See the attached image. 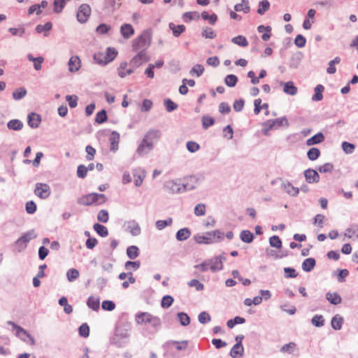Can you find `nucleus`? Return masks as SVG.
<instances>
[{
	"instance_id": "f257e3e1",
	"label": "nucleus",
	"mask_w": 358,
	"mask_h": 358,
	"mask_svg": "<svg viewBox=\"0 0 358 358\" xmlns=\"http://www.w3.org/2000/svg\"><path fill=\"white\" fill-rule=\"evenodd\" d=\"M136 324L140 325L149 324L150 326V334H155L161 328L162 321L159 317L150 314L148 312H139L135 315Z\"/></svg>"
},
{
	"instance_id": "f03ea898",
	"label": "nucleus",
	"mask_w": 358,
	"mask_h": 358,
	"mask_svg": "<svg viewBox=\"0 0 358 358\" xmlns=\"http://www.w3.org/2000/svg\"><path fill=\"white\" fill-rule=\"evenodd\" d=\"M159 137L158 130H150L144 136V138L138 148L139 155H145L152 148V140Z\"/></svg>"
},
{
	"instance_id": "7ed1b4c3",
	"label": "nucleus",
	"mask_w": 358,
	"mask_h": 358,
	"mask_svg": "<svg viewBox=\"0 0 358 358\" xmlns=\"http://www.w3.org/2000/svg\"><path fill=\"white\" fill-rule=\"evenodd\" d=\"M107 200L106 196L103 194L90 193L78 198L77 203L80 205L90 206L94 203L102 204Z\"/></svg>"
},
{
	"instance_id": "20e7f679",
	"label": "nucleus",
	"mask_w": 358,
	"mask_h": 358,
	"mask_svg": "<svg viewBox=\"0 0 358 358\" xmlns=\"http://www.w3.org/2000/svg\"><path fill=\"white\" fill-rule=\"evenodd\" d=\"M289 125L287 119L285 117L277 118L275 120H268L263 123L262 132L264 135H268L269 131L278 129L280 127Z\"/></svg>"
},
{
	"instance_id": "39448f33",
	"label": "nucleus",
	"mask_w": 358,
	"mask_h": 358,
	"mask_svg": "<svg viewBox=\"0 0 358 358\" xmlns=\"http://www.w3.org/2000/svg\"><path fill=\"white\" fill-rule=\"evenodd\" d=\"M151 41V35L148 31H143L137 38L133 41V49L137 51L140 49L148 48Z\"/></svg>"
},
{
	"instance_id": "423d86ee",
	"label": "nucleus",
	"mask_w": 358,
	"mask_h": 358,
	"mask_svg": "<svg viewBox=\"0 0 358 358\" xmlns=\"http://www.w3.org/2000/svg\"><path fill=\"white\" fill-rule=\"evenodd\" d=\"M203 180L201 175H192L183 178L182 183L185 191H190L196 188Z\"/></svg>"
},
{
	"instance_id": "0eeeda50",
	"label": "nucleus",
	"mask_w": 358,
	"mask_h": 358,
	"mask_svg": "<svg viewBox=\"0 0 358 358\" xmlns=\"http://www.w3.org/2000/svg\"><path fill=\"white\" fill-rule=\"evenodd\" d=\"M164 188L171 194H180L185 192V187L180 179L171 180L165 182Z\"/></svg>"
},
{
	"instance_id": "6e6552de",
	"label": "nucleus",
	"mask_w": 358,
	"mask_h": 358,
	"mask_svg": "<svg viewBox=\"0 0 358 358\" xmlns=\"http://www.w3.org/2000/svg\"><path fill=\"white\" fill-rule=\"evenodd\" d=\"M117 55V51L115 48H108L105 53L104 59H99L100 57L103 56V52H98L94 55V58L98 64H106L113 61Z\"/></svg>"
},
{
	"instance_id": "1a4fd4ad",
	"label": "nucleus",
	"mask_w": 358,
	"mask_h": 358,
	"mask_svg": "<svg viewBox=\"0 0 358 358\" xmlns=\"http://www.w3.org/2000/svg\"><path fill=\"white\" fill-rule=\"evenodd\" d=\"M7 324L12 326L13 330L15 331L16 336L20 338L22 341L26 342V338H28L31 341V344L34 345L35 343L34 338L28 333L27 330L12 321H8Z\"/></svg>"
},
{
	"instance_id": "9d476101",
	"label": "nucleus",
	"mask_w": 358,
	"mask_h": 358,
	"mask_svg": "<svg viewBox=\"0 0 358 358\" xmlns=\"http://www.w3.org/2000/svg\"><path fill=\"white\" fill-rule=\"evenodd\" d=\"M209 264V268L213 273H216L223 269V262L226 261V257L224 255L216 256L213 258L207 259Z\"/></svg>"
},
{
	"instance_id": "9b49d317",
	"label": "nucleus",
	"mask_w": 358,
	"mask_h": 358,
	"mask_svg": "<svg viewBox=\"0 0 358 358\" xmlns=\"http://www.w3.org/2000/svg\"><path fill=\"white\" fill-rule=\"evenodd\" d=\"M91 15V7L87 3L81 4L77 13V20L80 23H85Z\"/></svg>"
},
{
	"instance_id": "f8f14e48",
	"label": "nucleus",
	"mask_w": 358,
	"mask_h": 358,
	"mask_svg": "<svg viewBox=\"0 0 358 358\" xmlns=\"http://www.w3.org/2000/svg\"><path fill=\"white\" fill-rule=\"evenodd\" d=\"M50 187L45 183H36L34 193L41 199H47L50 194Z\"/></svg>"
},
{
	"instance_id": "ddd939ff",
	"label": "nucleus",
	"mask_w": 358,
	"mask_h": 358,
	"mask_svg": "<svg viewBox=\"0 0 358 358\" xmlns=\"http://www.w3.org/2000/svg\"><path fill=\"white\" fill-rule=\"evenodd\" d=\"M133 176L134 178V185L136 187H140L146 176V173L144 169L138 168L133 170Z\"/></svg>"
},
{
	"instance_id": "4468645a",
	"label": "nucleus",
	"mask_w": 358,
	"mask_h": 358,
	"mask_svg": "<svg viewBox=\"0 0 358 358\" xmlns=\"http://www.w3.org/2000/svg\"><path fill=\"white\" fill-rule=\"evenodd\" d=\"M149 60L147 53L145 50H141L135 57H134L131 61V63L136 67L139 66L143 62H146Z\"/></svg>"
},
{
	"instance_id": "2eb2a0df",
	"label": "nucleus",
	"mask_w": 358,
	"mask_h": 358,
	"mask_svg": "<svg viewBox=\"0 0 358 358\" xmlns=\"http://www.w3.org/2000/svg\"><path fill=\"white\" fill-rule=\"evenodd\" d=\"M36 236H37L34 229L29 230L17 240L16 244L20 245V244L24 243V248H26L27 243L31 240L36 238Z\"/></svg>"
},
{
	"instance_id": "dca6fc26",
	"label": "nucleus",
	"mask_w": 358,
	"mask_h": 358,
	"mask_svg": "<svg viewBox=\"0 0 358 358\" xmlns=\"http://www.w3.org/2000/svg\"><path fill=\"white\" fill-rule=\"evenodd\" d=\"M304 176L308 182H317L320 180V176L317 172L313 169H308L304 171Z\"/></svg>"
},
{
	"instance_id": "f3484780",
	"label": "nucleus",
	"mask_w": 358,
	"mask_h": 358,
	"mask_svg": "<svg viewBox=\"0 0 358 358\" xmlns=\"http://www.w3.org/2000/svg\"><path fill=\"white\" fill-rule=\"evenodd\" d=\"M127 229L131 235L136 236L141 234V229L137 222L135 220L129 221L127 224Z\"/></svg>"
},
{
	"instance_id": "a211bd4d",
	"label": "nucleus",
	"mask_w": 358,
	"mask_h": 358,
	"mask_svg": "<svg viewBox=\"0 0 358 358\" xmlns=\"http://www.w3.org/2000/svg\"><path fill=\"white\" fill-rule=\"evenodd\" d=\"M69 69L71 72H76L79 70L81 66V62L78 56H73L69 62Z\"/></svg>"
},
{
	"instance_id": "6ab92c4d",
	"label": "nucleus",
	"mask_w": 358,
	"mask_h": 358,
	"mask_svg": "<svg viewBox=\"0 0 358 358\" xmlns=\"http://www.w3.org/2000/svg\"><path fill=\"white\" fill-rule=\"evenodd\" d=\"M41 121V116L35 113H31L28 115V124L31 128H37Z\"/></svg>"
},
{
	"instance_id": "aec40b11",
	"label": "nucleus",
	"mask_w": 358,
	"mask_h": 358,
	"mask_svg": "<svg viewBox=\"0 0 358 358\" xmlns=\"http://www.w3.org/2000/svg\"><path fill=\"white\" fill-rule=\"evenodd\" d=\"M129 337V333L127 329L117 326L115 329V338L113 341H115L116 338H128Z\"/></svg>"
},
{
	"instance_id": "412c9836",
	"label": "nucleus",
	"mask_w": 358,
	"mask_h": 358,
	"mask_svg": "<svg viewBox=\"0 0 358 358\" xmlns=\"http://www.w3.org/2000/svg\"><path fill=\"white\" fill-rule=\"evenodd\" d=\"M120 32L124 38L128 39L134 35V29L131 24H124L120 27Z\"/></svg>"
},
{
	"instance_id": "4be33fe9",
	"label": "nucleus",
	"mask_w": 358,
	"mask_h": 358,
	"mask_svg": "<svg viewBox=\"0 0 358 358\" xmlns=\"http://www.w3.org/2000/svg\"><path fill=\"white\" fill-rule=\"evenodd\" d=\"M281 187L288 194L291 196H296L299 192V189L298 187H294L289 182H282Z\"/></svg>"
},
{
	"instance_id": "5701e85b",
	"label": "nucleus",
	"mask_w": 358,
	"mask_h": 358,
	"mask_svg": "<svg viewBox=\"0 0 358 358\" xmlns=\"http://www.w3.org/2000/svg\"><path fill=\"white\" fill-rule=\"evenodd\" d=\"M244 352V348L243 345L240 343H236L230 351V356L232 358H239L243 356Z\"/></svg>"
},
{
	"instance_id": "b1692460",
	"label": "nucleus",
	"mask_w": 358,
	"mask_h": 358,
	"mask_svg": "<svg viewBox=\"0 0 358 358\" xmlns=\"http://www.w3.org/2000/svg\"><path fill=\"white\" fill-rule=\"evenodd\" d=\"M190 236H191L190 230L188 228L185 227V228L179 229L177 231V233L176 234V238L179 241H183L188 239L190 237Z\"/></svg>"
},
{
	"instance_id": "393cba45",
	"label": "nucleus",
	"mask_w": 358,
	"mask_h": 358,
	"mask_svg": "<svg viewBox=\"0 0 358 358\" xmlns=\"http://www.w3.org/2000/svg\"><path fill=\"white\" fill-rule=\"evenodd\" d=\"M316 261L313 257L306 259L301 265L302 269L306 272H310L315 266Z\"/></svg>"
},
{
	"instance_id": "a878e982",
	"label": "nucleus",
	"mask_w": 358,
	"mask_h": 358,
	"mask_svg": "<svg viewBox=\"0 0 358 358\" xmlns=\"http://www.w3.org/2000/svg\"><path fill=\"white\" fill-rule=\"evenodd\" d=\"M120 134L117 131H113L110 136V150L116 151L118 149L120 142Z\"/></svg>"
},
{
	"instance_id": "bb28decb",
	"label": "nucleus",
	"mask_w": 358,
	"mask_h": 358,
	"mask_svg": "<svg viewBox=\"0 0 358 358\" xmlns=\"http://www.w3.org/2000/svg\"><path fill=\"white\" fill-rule=\"evenodd\" d=\"M253 234L249 230H243L240 233V238L241 240L245 243H250L254 240Z\"/></svg>"
},
{
	"instance_id": "cd10ccee",
	"label": "nucleus",
	"mask_w": 358,
	"mask_h": 358,
	"mask_svg": "<svg viewBox=\"0 0 358 358\" xmlns=\"http://www.w3.org/2000/svg\"><path fill=\"white\" fill-rule=\"evenodd\" d=\"M326 299L333 305H338L342 301L341 296L336 292H327L326 294Z\"/></svg>"
},
{
	"instance_id": "c85d7f7f",
	"label": "nucleus",
	"mask_w": 358,
	"mask_h": 358,
	"mask_svg": "<svg viewBox=\"0 0 358 358\" xmlns=\"http://www.w3.org/2000/svg\"><path fill=\"white\" fill-rule=\"evenodd\" d=\"M234 9L236 12L243 11L245 13H248L250 10V8L249 6L248 0H242L241 3H237L234 6Z\"/></svg>"
},
{
	"instance_id": "c756f323",
	"label": "nucleus",
	"mask_w": 358,
	"mask_h": 358,
	"mask_svg": "<svg viewBox=\"0 0 358 358\" xmlns=\"http://www.w3.org/2000/svg\"><path fill=\"white\" fill-rule=\"evenodd\" d=\"M297 87L294 86V83L292 81L287 82L284 85L283 91L287 94L295 95L297 93Z\"/></svg>"
},
{
	"instance_id": "7c9ffc66",
	"label": "nucleus",
	"mask_w": 358,
	"mask_h": 358,
	"mask_svg": "<svg viewBox=\"0 0 358 358\" xmlns=\"http://www.w3.org/2000/svg\"><path fill=\"white\" fill-rule=\"evenodd\" d=\"M133 72L131 69H128V64L127 62H122L120 64L118 69V74L121 78L126 77L127 75L131 74Z\"/></svg>"
},
{
	"instance_id": "2f4dec72",
	"label": "nucleus",
	"mask_w": 358,
	"mask_h": 358,
	"mask_svg": "<svg viewBox=\"0 0 358 358\" xmlns=\"http://www.w3.org/2000/svg\"><path fill=\"white\" fill-rule=\"evenodd\" d=\"M87 306L93 310H98L99 309L100 301L99 298H95L92 296H90L87 301Z\"/></svg>"
},
{
	"instance_id": "473e14b6",
	"label": "nucleus",
	"mask_w": 358,
	"mask_h": 358,
	"mask_svg": "<svg viewBox=\"0 0 358 358\" xmlns=\"http://www.w3.org/2000/svg\"><path fill=\"white\" fill-rule=\"evenodd\" d=\"M194 240L199 244H210L214 243V240H212L211 236H208V233L206 234V236H195Z\"/></svg>"
},
{
	"instance_id": "72a5a7b5",
	"label": "nucleus",
	"mask_w": 358,
	"mask_h": 358,
	"mask_svg": "<svg viewBox=\"0 0 358 358\" xmlns=\"http://www.w3.org/2000/svg\"><path fill=\"white\" fill-rule=\"evenodd\" d=\"M343 318L339 315H336L331 320V327L335 330H340L342 328Z\"/></svg>"
},
{
	"instance_id": "f704fd0d",
	"label": "nucleus",
	"mask_w": 358,
	"mask_h": 358,
	"mask_svg": "<svg viewBox=\"0 0 358 358\" xmlns=\"http://www.w3.org/2000/svg\"><path fill=\"white\" fill-rule=\"evenodd\" d=\"M324 90V87L322 85H318L315 87V94L312 97L313 101H319L323 99L322 93Z\"/></svg>"
},
{
	"instance_id": "c9c22d12",
	"label": "nucleus",
	"mask_w": 358,
	"mask_h": 358,
	"mask_svg": "<svg viewBox=\"0 0 358 358\" xmlns=\"http://www.w3.org/2000/svg\"><path fill=\"white\" fill-rule=\"evenodd\" d=\"M27 58L29 61L34 63V67L36 71L41 69V64L43 62L44 59L43 57H34L33 55H29Z\"/></svg>"
},
{
	"instance_id": "e433bc0d",
	"label": "nucleus",
	"mask_w": 358,
	"mask_h": 358,
	"mask_svg": "<svg viewBox=\"0 0 358 358\" xmlns=\"http://www.w3.org/2000/svg\"><path fill=\"white\" fill-rule=\"evenodd\" d=\"M344 236L348 238H351L352 236L358 238V224H352L346 229Z\"/></svg>"
},
{
	"instance_id": "4c0bfd02",
	"label": "nucleus",
	"mask_w": 358,
	"mask_h": 358,
	"mask_svg": "<svg viewBox=\"0 0 358 358\" xmlns=\"http://www.w3.org/2000/svg\"><path fill=\"white\" fill-rule=\"evenodd\" d=\"M93 228L94 230L101 237H106L108 235V229L101 224H94Z\"/></svg>"
},
{
	"instance_id": "58836bf2",
	"label": "nucleus",
	"mask_w": 358,
	"mask_h": 358,
	"mask_svg": "<svg viewBox=\"0 0 358 358\" xmlns=\"http://www.w3.org/2000/svg\"><path fill=\"white\" fill-rule=\"evenodd\" d=\"M324 139V137L322 133H317L311 138H308L306 141V143L308 145H312L322 142Z\"/></svg>"
},
{
	"instance_id": "ea45409f",
	"label": "nucleus",
	"mask_w": 358,
	"mask_h": 358,
	"mask_svg": "<svg viewBox=\"0 0 358 358\" xmlns=\"http://www.w3.org/2000/svg\"><path fill=\"white\" fill-rule=\"evenodd\" d=\"M178 320L182 326L186 327L190 323V317L189 315L184 313L180 312L177 314Z\"/></svg>"
},
{
	"instance_id": "a19ab883",
	"label": "nucleus",
	"mask_w": 358,
	"mask_h": 358,
	"mask_svg": "<svg viewBox=\"0 0 358 358\" xmlns=\"http://www.w3.org/2000/svg\"><path fill=\"white\" fill-rule=\"evenodd\" d=\"M169 27L173 31V34L176 37L179 36L185 30V27L182 24L176 25L173 23H170Z\"/></svg>"
},
{
	"instance_id": "79ce46f5",
	"label": "nucleus",
	"mask_w": 358,
	"mask_h": 358,
	"mask_svg": "<svg viewBox=\"0 0 358 358\" xmlns=\"http://www.w3.org/2000/svg\"><path fill=\"white\" fill-rule=\"evenodd\" d=\"M139 255L138 248L136 245H131L127 248V255L131 259H136Z\"/></svg>"
},
{
	"instance_id": "37998d69",
	"label": "nucleus",
	"mask_w": 358,
	"mask_h": 358,
	"mask_svg": "<svg viewBox=\"0 0 358 358\" xmlns=\"http://www.w3.org/2000/svg\"><path fill=\"white\" fill-rule=\"evenodd\" d=\"M172 222H173V219L171 217H169L168 219L164 220H157L155 222V226L158 230H162L165 227H166L168 226H171L172 224Z\"/></svg>"
},
{
	"instance_id": "c03bdc74",
	"label": "nucleus",
	"mask_w": 358,
	"mask_h": 358,
	"mask_svg": "<svg viewBox=\"0 0 358 358\" xmlns=\"http://www.w3.org/2000/svg\"><path fill=\"white\" fill-rule=\"evenodd\" d=\"M324 319L322 315H315L311 319V324L316 327H321L324 325Z\"/></svg>"
},
{
	"instance_id": "a18cd8bd",
	"label": "nucleus",
	"mask_w": 358,
	"mask_h": 358,
	"mask_svg": "<svg viewBox=\"0 0 358 358\" xmlns=\"http://www.w3.org/2000/svg\"><path fill=\"white\" fill-rule=\"evenodd\" d=\"M231 41L234 43H235L238 45L242 46V47H246L248 45V41L247 38L245 36H241V35L234 37L231 39Z\"/></svg>"
},
{
	"instance_id": "49530a36",
	"label": "nucleus",
	"mask_w": 358,
	"mask_h": 358,
	"mask_svg": "<svg viewBox=\"0 0 358 358\" xmlns=\"http://www.w3.org/2000/svg\"><path fill=\"white\" fill-rule=\"evenodd\" d=\"M79 271L76 268H70L66 272V277L69 282H73L79 277Z\"/></svg>"
},
{
	"instance_id": "de8ad7c7",
	"label": "nucleus",
	"mask_w": 358,
	"mask_h": 358,
	"mask_svg": "<svg viewBox=\"0 0 358 358\" xmlns=\"http://www.w3.org/2000/svg\"><path fill=\"white\" fill-rule=\"evenodd\" d=\"M7 125L10 129L15 131L20 130L23 127V124L19 120H12L8 122Z\"/></svg>"
},
{
	"instance_id": "09e8293b",
	"label": "nucleus",
	"mask_w": 358,
	"mask_h": 358,
	"mask_svg": "<svg viewBox=\"0 0 358 358\" xmlns=\"http://www.w3.org/2000/svg\"><path fill=\"white\" fill-rule=\"evenodd\" d=\"M201 17L204 20H208L210 24H213L217 20V16L215 13L210 15L208 12L203 11L201 13Z\"/></svg>"
},
{
	"instance_id": "8fccbe9b",
	"label": "nucleus",
	"mask_w": 358,
	"mask_h": 358,
	"mask_svg": "<svg viewBox=\"0 0 358 358\" xmlns=\"http://www.w3.org/2000/svg\"><path fill=\"white\" fill-rule=\"evenodd\" d=\"M238 82V78L236 76L230 74L226 76L224 79L225 84L230 87H235Z\"/></svg>"
},
{
	"instance_id": "3c124183",
	"label": "nucleus",
	"mask_w": 358,
	"mask_h": 358,
	"mask_svg": "<svg viewBox=\"0 0 358 358\" xmlns=\"http://www.w3.org/2000/svg\"><path fill=\"white\" fill-rule=\"evenodd\" d=\"M231 275L234 278H237L240 282L243 283V285L248 286L251 283V281L250 279L248 278H243L239 273L238 271L234 270L231 272Z\"/></svg>"
},
{
	"instance_id": "603ef678",
	"label": "nucleus",
	"mask_w": 358,
	"mask_h": 358,
	"mask_svg": "<svg viewBox=\"0 0 358 358\" xmlns=\"http://www.w3.org/2000/svg\"><path fill=\"white\" fill-rule=\"evenodd\" d=\"M269 244L271 247L279 249L282 247V241L278 236L274 235L269 238Z\"/></svg>"
},
{
	"instance_id": "864d4df0",
	"label": "nucleus",
	"mask_w": 358,
	"mask_h": 358,
	"mask_svg": "<svg viewBox=\"0 0 358 358\" xmlns=\"http://www.w3.org/2000/svg\"><path fill=\"white\" fill-rule=\"evenodd\" d=\"M173 301L174 299L171 296L166 295L162 299L161 306L163 308H168L173 304Z\"/></svg>"
},
{
	"instance_id": "5fc2aeb1",
	"label": "nucleus",
	"mask_w": 358,
	"mask_h": 358,
	"mask_svg": "<svg viewBox=\"0 0 358 358\" xmlns=\"http://www.w3.org/2000/svg\"><path fill=\"white\" fill-rule=\"evenodd\" d=\"M270 3L268 0H263L259 3L257 13L259 15H263L266 11L269 9Z\"/></svg>"
},
{
	"instance_id": "6e6d98bb",
	"label": "nucleus",
	"mask_w": 358,
	"mask_h": 358,
	"mask_svg": "<svg viewBox=\"0 0 358 358\" xmlns=\"http://www.w3.org/2000/svg\"><path fill=\"white\" fill-rule=\"evenodd\" d=\"M79 335L83 338H87L90 335V327L87 323L81 324L78 329Z\"/></svg>"
},
{
	"instance_id": "4d7b16f0",
	"label": "nucleus",
	"mask_w": 358,
	"mask_h": 358,
	"mask_svg": "<svg viewBox=\"0 0 358 358\" xmlns=\"http://www.w3.org/2000/svg\"><path fill=\"white\" fill-rule=\"evenodd\" d=\"M198 320L201 324H204L209 322L211 320V317L208 313L203 311L199 313L198 316Z\"/></svg>"
},
{
	"instance_id": "13d9d810",
	"label": "nucleus",
	"mask_w": 358,
	"mask_h": 358,
	"mask_svg": "<svg viewBox=\"0 0 358 358\" xmlns=\"http://www.w3.org/2000/svg\"><path fill=\"white\" fill-rule=\"evenodd\" d=\"M208 235L211 236L212 240H214V242L216 241L215 238H217L218 241L224 238V233L218 229L208 232Z\"/></svg>"
},
{
	"instance_id": "bf43d9fd",
	"label": "nucleus",
	"mask_w": 358,
	"mask_h": 358,
	"mask_svg": "<svg viewBox=\"0 0 358 358\" xmlns=\"http://www.w3.org/2000/svg\"><path fill=\"white\" fill-rule=\"evenodd\" d=\"M109 215L106 210H101L97 215V220L100 222L106 223L108 221Z\"/></svg>"
},
{
	"instance_id": "052dcab7",
	"label": "nucleus",
	"mask_w": 358,
	"mask_h": 358,
	"mask_svg": "<svg viewBox=\"0 0 358 358\" xmlns=\"http://www.w3.org/2000/svg\"><path fill=\"white\" fill-rule=\"evenodd\" d=\"M204 71V67L201 64H196L190 71L192 76H200Z\"/></svg>"
},
{
	"instance_id": "680f3d73",
	"label": "nucleus",
	"mask_w": 358,
	"mask_h": 358,
	"mask_svg": "<svg viewBox=\"0 0 358 358\" xmlns=\"http://www.w3.org/2000/svg\"><path fill=\"white\" fill-rule=\"evenodd\" d=\"M182 17L185 22H189L194 19L198 20L199 15L196 12H187L183 14Z\"/></svg>"
},
{
	"instance_id": "e2e57ef3",
	"label": "nucleus",
	"mask_w": 358,
	"mask_h": 358,
	"mask_svg": "<svg viewBox=\"0 0 358 358\" xmlns=\"http://www.w3.org/2000/svg\"><path fill=\"white\" fill-rule=\"evenodd\" d=\"M27 94V90L24 88H20L13 93L14 99L19 100L24 97Z\"/></svg>"
},
{
	"instance_id": "0e129e2a",
	"label": "nucleus",
	"mask_w": 358,
	"mask_h": 358,
	"mask_svg": "<svg viewBox=\"0 0 358 358\" xmlns=\"http://www.w3.org/2000/svg\"><path fill=\"white\" fill-rule=\"evenodd\" d=\"M285 277L287 278H294L298 275L296 270L294 268L285 267L284 268Z\"/></svg>"
},
{
	"instance_id": "69168bd1",
	"label": "nucleus",
	"mask_w": 358,
	"mask_h": 358,
	"mask_svg": "<svg viewBox=\"0 0 358 358\" xmlns=\"http://www.w3.org/2000/svg\"><path fill=\"white\" fill-rule=\"evenodd\" d=\"M188 285L191 287H195V289L197 290V291H201L204 288V285L203 283L200 282L198 280L196 279H193V280H191L190 281L188 282Z\"/></svg>"
},
{
	"instance_id": "338daca9",
	"label": "nucleus",
	"mask_w": 358,
	"mask_h": 358,
	"mask_svg": "<svg viewBox=\"0 0 358 358\" xmlns=\"http://www.w3.org/2000/svg\"><path fill=\"white\" fill-rule=\"evenodd\" d=\"M194 214L196 216H203L206 214V206L203 203H199L194 207Z\"/></svg>"
},
{
	"instance_id": "774afa93",
	"label": "nucleus",
	"mask_w": 358,
	"mask_h": 358,
	"mask_svg": "<svg viewBox=\"0 0 358 358\" xmlns=\"http://www.w3.org/2000/svg\"><path fill=\"white\" fill-rule=\"evenodd\" d=\"M95 120L99 124L105 122L107 120V115L106 110H102L97 113Z\"/></svg>"
}]
</instances>
